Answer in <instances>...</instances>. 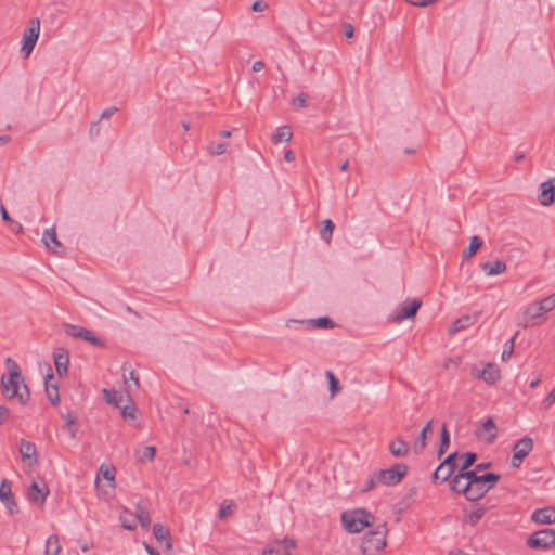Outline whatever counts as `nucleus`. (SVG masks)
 Masks as SVG:
<instances>
[{"label":"nucleus","instance_id":"obj_1","mask_svg":"<svg viewBox=\"0 0 555 555\" xmlns=\"http://www.w3.org/2000/svg\"><path fill=\"white\" fill-rule=\"evenodd\" d=\"M9 366V375L2 376L1 385L3 393L9 399H17L20 403L25 404L29 399V391L24 384V379L17 364L11 359L5 360Z\"/></svg>","mask_w":555,"mask_h":555},{"label":"nucleus","instance_id":"obj_2","mask_svg":"<svg viewBox=\"0 0 555 555\" xmlns=\"http://www.w3.org/2000/svg\"><path fill=\"white\" fill-rule=\"evenodd\" d=\"M340 519L344 529L352 534L373 526L375 521L374 515L363 508L346 511L341 514Z\"/></svg>","mask_w":555,"mask_h":555},{"label":"nucleus","instance_id":"obj_3","mask_svg":"<svg viewBox=\"0 0 555 555\" xmlns=\"http://www.w3.org/2000/svg\"><path fill=\"white\" fill-rule=\"evenodd\" d=\"M388 529L386 524L376 526L372 531L367 532L362 541L361 551L363 555H375L382 551L387 542Z\"/></svg>","mask_w":555,"mask_h":555},{"label":"nucleus","instance_id":"obj_4","mask_svg":"<svg viewBox=\"0 0 555 555\" xmlns=\"http://www.w3.org/2000/svg\"><path fill=\"white\" fill-rule=\"evenodd\" d=\"M41 24L38 17L28 21L27 27L24 29L21 40L20 52L23 59H28L34 51L40 36Z\"/></svg>","mask_w":555,"mask_h":555},{"label":"nucleus","instance_id":"obj_5","mask_svg":"<svg viewBox=\"0 0 555 555\" xmlns=\"http://www.w3.org/2000/svg\"><path fill=\"white\" fill-rule=\"evenodd\" d=\"M421 306L422 301L420 299L406 300L389 314L388 321L400 324L404 320L413 319Z\"/></svg>","mask_w":555,"mask_h":555},{"label":"nucleus","instance_id":"obj_6","mask_svg":"<svg viewBox=\"0 0 555 555\" xmlns=\"http://www.w3.org/2000/svg\"><path fill=\"white\" fill-rule=\"evenodd\" d=\"M500 478V475L494 473L480 475L477 481L472 485L470 501L481 499L490 489L495 486Z\"/></svg>","mask_w":555,"mask_h":555},{"label":"nucleus","instance_id":"obj_7","mask_svg":"<svg viewBox=\"0 0 555 555\" xmlns=\"http://www.w3.org/2000/svg\"><path fill=\"white\" fill-rule=\"evenodd\" d=\"M528 546L537 550L555 547V530L542 529L531 534L527 541Z\"/></svg>","mask_w":555,"mask_h":555},{"label":"nucleus","instance_id":"obj_8","mask_svg":"<svg viewBox=\"0 0 555 555\" xmlns=\"http://www.w3.org/2000/svg\"><path fill=\"white\" fill-rule=\"evenodd\" d=\"M408 472V467L405 464L398 463L392 465L388 469H382L377 472V478L379 483L386 486H393L400 482V480L405 476Z\"/></svg>","mask_w":555,"mask_h":555},{"label":"nucleus","instance_id":"obj_9","mask_svg":"<svg viewBox=\"0 0 555 555\" xmlns=\"http://www.w3.org/2000/svg\"><path fill=\"white\" fill-rule=\"evenodd\" d=\"M533 449V440L529 437H524L519 439L513 447V456L511 460V465L514 468H518L524 459L529 455V453Z\"/></svg>","mask_w":555,"mask_h":555},{"label":"nucleus","instance_id":"obj_10","mask_svg":"<svg viewBox=\"0 0 555 555\" xmlns=\"http://www.w3.org/2000/svg\"><path fill=\"white\" fill-rule=\"evenodd\" d=\"M49 492V488L44 481L34 480L27 489L26 496L35 504L43 505Z\"/></svg>","mask_w":555,"mask_h":555},{"label":"nucleus","instance_id":"obj_11","mask_svg":"<svg viewBox=\"0 0 555 555\" xmlns=\"http://www.w3.org/2000/svg\"><path fill=\"white\" fill-rule=\"evenodd\" d=\"M295 546L293 540H276L263 551L262 555H293L292 552Z\"/></svg>","mask_w":555,"mask_h":555},{"label":"nucleus","instance_id":"obj_12","mask_svg":"<svg viewBox=\"0 0 555 555\" xmlns=\"http://www.w3.org/2000/svg\"><path fill=\"white\" fill-rule=\"evenodd\" d=\"M555 201V177L540 184L539 202L542 206H551Z\"/></svg>","mask_w":555,"mask_h":555},{"label":"nucleus","instance_id":"obj_13","mask_svg":"<svg viewBox=\"0 0 555 555\" xmlns=\"http://www.w3.org/2000/svg\"><path fill=\"white\" fill-rule=\"evenodd\" d=\"M42 242L46 247L55 255H62L64 248L62 243L57 240L55 228L46 229L42 235Z\"/></svg>","mask_w":555,"mask_h":555},{"label":"nucleus","instance_id":"obj_14","mask_svg":"<svg viewBox=\"0 0 555 555\" xmlns=\"http://www.w3.org/2000/svg\"><path fill=\"white\" fill-rule=\"evenodd\" d=\"M0 501L7 506L10 514L17 513L18 506L12 495L11 485L5 479L0 485Z\"/></svg>","mask_w":555,"mask_h":555},{"label":"nucleus","instance_id":"obj_15","mask_svg":"<svg viewBox=\"0 0 555 555\" xmlns=\"http://www.w3.org/2000/svg\"><path fill=\"white\" fill-rule=\"evenodd\" d=\"M54 365L57 374L64 376L67 374L69 356L66 349L57 348L53 352Z\"/></svg>","mask_w":555,"mask_h":555},{"label":"nucleus","instance_id":"obj_16","mask_svg":"<svg viewBox=\"0 0 555 555\" xmlns=\"http://www.w3.org/2000/svg\"><path fill=\"white\" fill-rule=\"evenodd\" d=\"M473 374L487 384H494L500 378V370L493 363H488L482 371L474 369Z\"/></svg>","mask_w":555,"mask_h":555},{"label":"nucleus","instance_id":"obj_17","mask_svg":"<svg viewBox=\"0 0 555 555\" xmlns=\"http://www.w3.org/2000/svg\"><path fill=\"white\" fill-rule=\"evenodd\" d=\"M451 490L457 493H463L467 500L470 501L472 486L467 481L464 474L459 472L451 481Z\"/></svg>","mask_w":555,"mask_h":555},{"label":"nucleus","instance_id":"obj_18","mask_svg":"<svg viewBox=\"0 0 555 555\" xmlns=\"http://www.w3.org/2000/svg\"><path fill=\"white\" fill-rule=\"evenodd\" d=\"M46 393L48 399L53 405L59 404L60 395H59V385L55 380L53 373H49L44 379Z\"/></svg>","mask_w":555,"mask_h":555},{"label":"nucleus","instance_id":"obj_19","mask_svg":"<svg viewBox=\"0 0 555 555\" xmlns=\"http://www.w3.org/2000/svg\"><path fill=\"white\" fill-rule=\"evenodd\" d=\"M532 521L539 525H547L555 522V508L543 507L535 509L531 515Z\"/></svg>","mask_w":555,"mask_h":555},{"label":"nucleus","instance_id":"obj_20","mask_svg":"<svg viewBox=\"0 0 555 555\" xmlns=\"http://www.w3.org/2000/svg\"><path fill=\"white\" fill-rule=\"evenodd\" d=\"M18 451L23 460H29L30 466L38 464V455L35 443L23 439L21 440Z\"/></svg>","mask_w":555,"mask_h":555},{"label":"nucleus","instance_id":"obj_21","mask_svg":"<svg viewBox=\"0 0 555 555\" xmlns=\"http://www.w3.org/2000/svg\"><path fill=\"white\" fill-rule=\"evenodd\" d=\"M477 436L487 442H493L496 437V426L492 418H488L477 431Z\"/></svg>","mask_w":555,"mask_h":555},{"label":"nucleus","instance_id":"obj_22","mask_svg":"<svg viewBox=\"0 0 555 555\" xmlns=\"http://www.w3.org/2000/svg\"><path fill=\"white\" fill-rule=\"evenodd\" d=\"M481 270L488 276L503 274L507 271V266L504 261L495 260L493 262L481 263Z\"/></svg>","mask_w":555,"mask_h":555},{"label":"nucleus","instance_id":"obj_23","mask_svg":"<svg viewBox=\"0 0 555 555\" xmlns=\"http://www.w3.org/2000/svg\"><path fill=\"white\" fill-rule=\"evenodd\" d=\"M122 371H124V374H122L124 384L127 388V393L130 395L132 388H134V389L139 388V386H140L139 377L134 371L129 370L127 363H125L122 365Z\"/></svg>","mask_w":555,"mask_h":555},{"label":"nucleus","instance_id":"obj_24","mask_svg":"<svg viewBox=\"0 0 555 555\" xmlns=\"http://www.w3.org/2000/svg\"><path fill=\"white\" fill-rule=\"evenodd\" d=\"M153 534L157 542H166V550H172L171 535L169 530L160 524H155L153 527Z\"/></svg>","mask_w":555,"mask_h":555},{"label":"nucleus","instance_id":"obj_25","mask_svg":"<svg viewBox=\"0 0 555 555\" xmlns=\"http://www.w3.org/2000/svg\"><path fill=\"white\" fill-rule=\"evenodd\" d=\"M476 318L472 317L469 314L463 315L462 318L456 319L451 326L449 327L448 332L449 334H454L456 332H460L462 330H465L474 324Z\"/></svg>","mask_w":555,"mask_h":555},{"label":"nucleus","instance_id":"obj_26","mask_svg":"<svg viewBox=\"0 0 555 555\" xmlns=\"http://www.w3.org/2000/svg\"><path fill=\"white\" fill-rule=\"evenodd\" d=\"M389 452L393 456H404L409 452V443L402 438L398 437L389 444Z\"/></svg>","mask_w":555,"mask_h":555},{"label":"nucleus","instance_id":"obj_27","mask_svg":"<svg viewBox=\"0 0 555 555\" xmlns=\"http://www.w3.org/2000/svg\"><path fill=\"white\" fill-rule=\"evenodd\" d=\"M135 525L139 522L143 529H147L151 525V517L149 514L147 508L142 505L138 504L135 508Z\"/></svg>","mask_w":555,"mask_h":555},{"label":"nucleus","instance_id":"obj_28","mask_svg":"<svg viewBox=\"0 0 555 555\" xmlns=\"http://www.w3.org/2000/svg\"><path fill=\"white\" fill-rule=\"evenodd\" d=\"M293 138V132L288 126L279 127L272 135V142L279 144L281 142H288Z\"/></svg>","mask_w":555,"mask_h":555},{"label":"nucleus","instance_id":"obj_29","mask_svg":"<svg viewBox=\"0 0 555 555\" xmlns=\"http://www.w3.org/2000/svg\"><path fill=\"white\" fill-rule=\"evenodd\" d=\"M482 244H483L482 240L479 236L474 235L470 238L468 248L462 255L463 260H468L472 257H474L476 255L477 250L482 246Z\"/></svg>","mask_w":555,"mask_h":555},{"label":"nucleus","instance_id":"obj_30","mask_svg":"<svg viewBox=\"0 0 555 555\" xmlns=\"http://www.w3.org/2000/svg\"><path fill=\"white\" fill-rule=\"evenodd\" d=\"M431 425H433V421H429L424 427L423 429L421 430L420 433V436L417 437V439L415 440L414 442V451L416 453H420L421 451H423V449L425 448L426 446V436H427V433L431 429Z\"/></svg>","mask_w":555,"mask_h":555},{"label":"nucleus","instance_id":"obj_31","mask_svg":"<svg viewBox=\"0 0 555 555\" xmlns=\"http://www.w3.org/2000/svg\"><path fill=\"white\" fill-rule=\"evenodd\" d=\"M61 551L59 537L50 535L46 542V555H59Z\"/></svg>","mask_w":555,"mask_h":555},{"label":"nucleus","instance_id":"obj_32","mask_svg":"<svg viewBox=\"0 0 555 555\" xmlns=\"http://www.w3.org/2000/svg\"><path fill=\"white\" fill-rule=\"evenodd\" d=\"M105 401L114 406H119V403L124 401V396L121 392L115 391V390H108L104 388L102 390Z\"/></svg>","mask_w":555,"mask_h":555},{"label":"nucleus","instance_id":"obj_33","mask_svg":"<svg viewBox=\"0 0 555 555\" xmlns=\"http://www.w3.org/2000/svg\"><path fill=\"white\" fill-rule=\"evenodd\" d=\"M120 522H121V526L127 529V530H134L135 529V517L134 515L128 511V509H122V512L120 513Z\"/></svg>","mask_w":555,"mask_h":555},{"label":"nucleus","instance_id":"obj_34","mask_svg":"<svg viewBox=\"0 0 555 555\" xmlns=\"http://www.w3.org/2000/svg\"><path fill=\"white\" fill-rule=\"evenodd\" d=\"M63 330L66 335L74 337V338L82 339L83 334H87V328L79 326V325L68 324V323L63 324Z\"/></svg>","mask_w":555,"mask_h":555},{"label":"nucleus","instance_id":"obj_35","mask_svg":"<svg viewBox=\"0 0 555 555\" xmlns=\"http://www.w3.org/2000/svg\"><path fill=\"white\" fill-rule=\"evenodd\" d=\"M543 313H545V312L542 309V306L540 302H533V304L528 305L524 311L525 317L532 319V320L542 317Z\"/></svg>","mask_w":555,"mask_h":555},{"label":"nucleus","instance_id":"obj_36","mask_svg":"<svg viewBox=\"0 0 555 555\" xmlns=\"http://www.w3.org/2000/svg\"><path fill=\"white\" fill-rule=\"evenodd\" d=\"M325 375L330 384L331 399H333L338 392H340L341 386L332 371H327Z\"/></svg>","mask_w":555,"mask_h":555},{"label":"nucleus","instance_id":"obj_37","mask_svg":"<svg viewBox=\"0 0 555 555\" xmlns=\"http://www.w3.org/2000/svg\"><path fill=\"white\" fill-rule=\"evenodd\" d=\"M334 229H335V225L331 219L324 220L323 227L320 230L321 238L324 240L326 243H330Z\"/></svg>","mask_w":555,"mask_h":555},{"label":"nucleus","instance_id":"obj_38","mask_svg":"<svg viewBox=\"0 0 555 555\" xmlns=\"http://www.w3.org/2000/svg\"><path fill=\"white\" fill-rule=\"evenodd\" d=\"M99 474L109 482L113 489L115 488V468L113 466L102 464Z\"/></svg>","mask_w":555,"mask_h":555},{"label":"nucleus","instance_id":"obj_39","mask_svg":"<svg viewBox=\"0 0 555 555\" xmlns=\"http://www.w3.org/2000/svg\"><path fill=\"white\" fill-rule=\"evenodd\" d=\"M443 468V464H440L436 470L434 472L433 474V479L434 481H446L451 475L452 473L454 472L452 468H449V467H446L444 469Z\"/></svg>","mask_w":555,"mask_h":555},{"label":"nucleus","instance_id":"obj_40","mask_svg":"<svg viewBox=\"0 0 555 555\" xmlns=\"http://www.w3.org/2000/svg\"><path fill=\"white\" fill-rule=\"evenodd\" d=\"M307 323L314 325L318 328H332L334 322L328 317H321L318 319L308 320Z\"/></svg>","mask_w":555,"mask_h":555},{"label":"nucleus","instance_id":"obj_41","mask_svg":"<svg viewBox=\"0 0 555 555\" xmlns=\"http://www.w3.org/2000/svg\"><path fill=\"white\" fill-rule=\"evenodd\" d=\"M486 509L483 507H476L468 514H466V521L472 526L476 525L479 519L485 515Z\"/></svg>","mask_w":555,"mask_h":555},{"label":"nucleus","instance_id":"obj_42","mask_svg":"<svg viewBox=\"0 0 555 555\" xmlns=\"http://www.w3.org/2000/svg\"><path fill=\"white\" fill-rule=\"evenodd\" d=\"M450 446V436L447 426L443 424L441 429V441L438 450V455L441 456Z\"/></svg>","mask_w":555,"mask_h":555},{"label":"nucleus","instance_id":"obj_43","mask_svg":"<svg viewBox=\"0 0 555 555\" xmlns=\"http://www.w3.org/2000/svg\"><path fill=\"white\" fill-rule=\"evenodd\" d=\"M126 401L128 403L121 409V414L124 417L134 418L135 417V405H134L129 393H127Z\"/></svg>","mask_w":555,"mask_h":555},{"label":"nucleus","instance_id":"obj_44","mask_svg":"<svg viewBox=\"0 0 555 555\" xmlns=\"http://www.w3.org/2000/svg\"><path fill=\"white\" fill-rule=\"evenodd\" d=\"M233 513L232 503L230 501H223L221 503L218 517L219 519H225L227 517L231 516Z\"/></svg>","mask_w":555,"mask_h":555},{"label":"nucleus","instance_id":"obj_45","mask_svg":"<svg viewBox=\"0 0 555 555\" xmlns=\"http://www.w3.org/2000/svg\"><path fill=\"white\" fill-rule=\"evenodd\" d=\"M514 347H515V336L512 337L505 345H504V350L502 352V360L503 361H506L508 360L512 354H513V351H514Z\"/></svg>","mask_w":555,"mask_h":555},{"label":"nucleus","instance_id":"obj_46","mask_svg":"<svg viewBox=\"0 0 555 555\" xmlns=\"http://www.w3.org/2000/svg\"><path fill=\"white\" fill-rule=\"evenodd\" d=\"M476 457H477L476 454L473 452H467V453L463 454V463L461 465L460 470L468 469L476 461Z\"/></svg>","mask_w":555,"mask_h":555},{"label":"nucleus","instance_id":"obj_47","mask_svg":"<svg viewBox=\"0 0 555 555\" xmlns=\"http://www.w3.org/2000/svg\"><path fill=\"white\" fill-rule=\"evenodd\" d=\"M83 340L90 343L93 346L103 347L104 341L96 337L91 331L87 330V334H83Z\"/></svg>","mask_w":555,"mask_h":555},{"label":"nucleus","instance_id":"obj_48","mask_svg":"<svg viewBox=\"0 0 555 555\" xmlns=\"http://www.w3.org/2000/svg\"><path fill=\"white\" fill-rule=\"evenodd\" d=\"M539 302L541 304L544 312L552 311L555 308V293L548 297H545L544 299H542Z\"/></svg>","mask_w":555,"mask_h":555},{"label":"nucleus","instance_id":"obj_49","mask_svg":"<svg viewBox=\"0 0 555 555\" xmlns=\"http://www.w3.org/2000/svg\"><path fill=\"white\" fill-rule=\"evenodd\" d=\"M227 151V145L223 144V143H217V144H211L209 147H208V153L212 156H219V155H222L224 154Z\"/></svg>","mask_w":555,"mask_h":555},{"label":"nucleus","instance_id":"obj_50","mask_svg":"<svg viewBox=\"0 0 555 555\" xmlns=\"http://www.w3.org/2000/svg\"><path fill=\"white\" fill-rule=\"evenodd\" d=\"M377 483H379V480L377 478V472L372 474L367 480H366V483L363 488V491H370L372 490Z\"/></svg>","mask_w":555,"mask_h":555},{"label":"nucleus","instance_id":"obj_51","mask_svg":"<svg viewBox=\"0 0 555 555\" xmlns=\"http://www.w3.org/2000/svg\"><path fill=\"white\" fill-rule=\"evenodd\" d=\"M456 452H453L451 454H449L441 464H443V468L444 469L446 467H449V468H452L453 470L455 469V459H456Z\"/></svg>","mask_w":555,"mask_h":555},{"label":"nucleus","instance_id":"obj_52","mask_svg":"<svg viewBox=\"0 0 555 555\" xmlns=\"http://www.w3.org/2000/svg\"><path fill=\"white\" fill-rule=\"evenodd\" d=\"M462 474H464V477L466 478L467 481H470V486L473 483H475V481H477V479L479 478L480 475H477V472L478 470H460Z\"/></svg>","mask_w":555,"mask_h":555},{"label":"nucleus","instance_id":"obj_53","mask_svg":"<svg viewBox=\"0 0 555 555\" xmlns=\"http://www.w3.org/2000/svg\"><path fill=\"white\" fill-rule=\"evenodd\" d=\"M155 453L156 449L153 446H149L143 449V456L149 461H152L154 459Z\"/></svg>","mask_w":555,"mask_h":555},{"label":"nucleus","instance_id":"obj_54","mask_svg":"<svg viewBox=\"0 0 555 555\" xmlns=\"http://www.w3.org/2000/svg\"><path fill=\"white\" fill-rule=\"evenodd\" d=\"M555 402V388L543 400V406L548 409Z\"/></svg>","mask_w":555,"mask_h":555},{"label":"nucleus","instance_id":"obj_55","mask_svg":"<svg viewBox=\"0 0 555 555\" xmlns=\"http://www.w3.org/2000/svg\"><path fill=\"white\" fill-rule=\"evenodd\" d=\"M294 103H297L299 107L307 106V94L300 93L297 98L293 100Z\"/></svg>","mask_w":555,"mask_h":555},{"label":"nucleus","instance_id":"obj_56","mask_svg":"<svg viewBox=\"0 0 555 555\" xmlns=\"http://www.w3.org/2000/svg\"><path fill=\"white\" fill-rule=\"evenodd\" d=\"M409 3H412L417 7H427L435 2L436 0H405Z\"/></svg>","mask_w":555,"mask_h":555},{"label":"nucleus","instance_id":"obj_57","mask_svg":"<svg viewBox=\"0 0 555 555\" xmlns=\"http://www.w3.org/2000/svg\"><path fill=\"white\" fill-rule=\"evenodd\" d=\"M343 28H344V34H345V36L347 38H352L353 37L354 29H353V26L351 24L345 23L343 25Z\"/></svg>","mask_w":555,"mask_h":555},{"label":"nucleus","instance_id":"obj_58","mask_svg":"<svg viewBox=\"0 0 555 555\" xmlns=\"http://www.w3.org/2000/svg\"><path fill=\"white\" fill-rule=\"evenodd\" d=\"M117 112V107H108L106 109H104L101 114V118L102 119H107L109 117H112L115 113Z\"/></svg>","mask_w":555,"mask_h":555},{"label":"nucleus","instance_id":"obj_59","mask_svg":"<svg viewBox=\"0 0 555 555\" xmlns=\"http://www.w3.org/2000/svg\"><path fill=\"white\" fill-rule=\"evenodd\" d=\"M0 212H1L2 220L4 222H8V223L13 222V220L11 219L7 208L3 205H0Z\"/></svg>","mask_w":555,"mask_h":555},{"label":"nucleus","instance_id":"obj_60","mask_svg":"<svg viewBox=\"0 0 555 555\" xmlns=\"http://www.w3.org/2000/svg\"><path fill=\"white\" fill-rule=\"evenodd\" d=\"M9 409L4 405H0V425L5 421L8 420L9 417Z\"/></svg>","mask_w":555,"mask_h":555},{"label":"nucleus","instance_id":"obj_61","mask_svg":"<svg viewBox=\"0 0 555 555\" xmlns=\"http://www.w3.org/2000/svg\"><path fill=\"white\" fill-rule=\"evenodd\" d=\"M267 8V4L260 1L254 2L251 10L254 12H262Z\"/></svg>","mask_w":555,"mask_h":555},{"label":"nucleus","instance_id":"obj_62","mask_svg":"<svg viewBox=\"0 0 555 555\" xmlns=\"http://www.w3.org/2000/svg\"><path fill=\"white\" fill-rule=\"evenodd\" d=\"M284 159H285V162H287V163H292V162H294V159H295V154H294V152H293L292 150H287V151H285V153H284Z\"/></svg>","mask_w":555,"mask_h":555},{"label":"nucleus","instance_id":"obj_63","mask_svg":"<svg viewBox=\"0 0 555 555\" xmlns=\"http://www.w3.org/2000/svg\"><path fill=\"white\" fill-rule=\"evenodd\" d=\"M143 546L149 555H159V553L147 543H143Z\"/></svg>","mask_w":555,"mask_h":555},{"label":"nucleus","instance_id":"obj_64","mask_svg":"<svg viewBox=\"0 0 555 555\" xmlns=\"http://www.w3.org/2000/svg\"><path fill=\"white\" fill-rule=\"evenodd\" d=\"M264 67V63L261 61H256L253 64V70L254 72H260Z\"/></svg>","mask_w":555,"mask_h":555}]
</instances>
